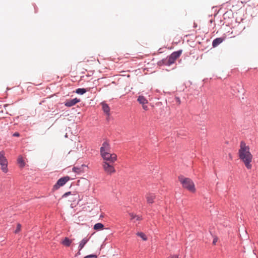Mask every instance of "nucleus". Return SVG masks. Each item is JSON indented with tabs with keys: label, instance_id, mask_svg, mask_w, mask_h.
Here are the masks:
<instances>
[{
	"label": "nucleus",
	"instance_id": "nucleus-5",
	"mask_svg": "<svg viewBox=\"0 0 258 258\" xmlns=\"http://www.w3.org/2000/svg\"><path fill=\"white\" fill-rule=\"evenodd\" d=\"M70 177L69 176H66L60 178L53 185V189H57L60 186L64 185L70 179Z\"/></svg>",
	"mask_w": 258,
	"mask_h": 258
},
{
	"label": "nucleus",
	"instance_id": "nucleus-15",
	"mask_svg": "<svg viewBox=\"0 0 258 258\" xmlns=\"http://www.w3.org/2000/svg\"><path fill=\"white\" fill-rule=\"evenodd\" d=\"M138 101L142 105L146 104L148 103L147 100L143 96H139Z\"/></svg>",
	"mask_w": 258,
	"mask_h": 258
},
{
	"label": "nucleus",
	"instance_id": "nucleus-18",
	"mask_svg": "<svg viewBox=\"0 0 258 258\" xmlns=\"http://www.w3.org/2000/svg\"><path fill=\"white\" fill-rule=\"evenodd\" d=\"M86 91H87L84 88H79L76 90V92L77 94L82 95V94H84L85 93H86Z\"/></svg>",
	"mask_w": 258,
	"mask_h": 258
},
{
	"label": "nucleus",
	"instance_id": "nucleus-2",
	"mask_svg": "<svg viewBox=\"0 0 258 258\" xmlns=\"http://www.w3.org/2000/svg\"><path fill=\"white\" fill-rule=\"evenodd\" d=\"M110 146L107 142H104L100 148V154L102 158L108 161H114L117 159L115 154H110L108 152Z\"/></svg>",
	"mask_w": 258,
	"mask_h": 258
},
{
	"label": "nucleus",
	"instance_id": "nucleus-23",
	"mask_svg": "<svg viewBox=\"0 0 258 258\" xmlns=\"http://www.w3.org/2000/svg\"><path fill=\"white\" fill-rule=\"evenodd\" d=\"M84 258H97V255L96 254H89L85 256Z\"/></svg>",
	"mask_w": 258,
	"mask_h": 258
},
{
	"label": "nucleus",
	"instance_id": "nucleus-7",
	"mask_svg": "<svg viewBox=\"0 0 258 258\" xmlns=\"http://www.w3.org/2000/svg\"><path fill=\"white\" fill-rule=\"evenodd\" d=\"M88 169V165L82 164L81 165L74 166L72 168V171L78 174H80L85 172Z\"/></svg>",
	"mask_w": 258,
	"mask_h": 258
},
{
	"label": "nucleus",
	"instance_id": "nucleus-8",
	"mask_svg": "<svg viewBox=\"0 0 258 258\" xmlns=\"http://www.w3.org/2000/svg\"><path fill=\"white\" fill-rule=\"evenodd\" d=\"M80 101V100L77 98L71 100H68L65 102V105L67 107H71L75 105Z\"/></svg>",
	"mask_w": 258,
	"mask_h": 258
},
{
	"label": "nucleus",
	"instance_id": "nucleus-17",
	"mask_svg": "<svg viewBox=\"0 0 258 258\" xmlns=\"http://www.w3.org/2000/svg\"><path fill=\"white\" fill-rule=\"evenodd\" d=\"M102 109L105 113L107 114H109L110 108L107 104L105 103L102 104Z\"/></svg>",
	"mask_w": 258,
	"mask_h": 258
},
{
	"label": "nucleus",
	"instance_id": "nucleus-4",
	"mask_svg": "<svg viewBox=\"0 0 258 258\" xmlns=\"http://www.w3.org/2000/svg\"><path fill=\"white\" fill-rule=\"evenodd\" d=\"M182 53V50H180L177 51H174L168 57L165 64L170 66L174 63L175 61L178 58Z\"/></svg>",
	"mask_w": 258,
	"mask_h": 258
},
{
	"label": "nucleus",
	"instance_id": "nucleus-6",
	"mask_svg": "<svg viewBox=\"0 0 258 258\" xmlns=\"http://www.w3.org/2000/svg\"><path fill=\"white\" fill-rule=\"evenodd\" d=\"M113 162H103V167L105 172L108 174H111L115 172Z\"/></svg>",
	"mask_w": 258,
	"mask_h": 258
},
{
	"label": "nucleus",
	"instance_id": "nucleus-3",
	"mask_svg": "<svg viewBox=\"0 0 258 258\" xmlns=\"http://www.w3.org/2000/svg\"><path fill=\"white\" fill-rule=\"evenodd\" d=\"M178 180L184 188L191 192L196 191L195 184L191 179L184 177L183 175H180L178 176Z\"/></svg>",
	"mask_w": 258,
	"mask_h": 258
},
{
	"label": "nucleus",
	"instance_id": "nucleus-29",
	"mask_svg": "<svg viewBox=\"0 0 258 258\" xmlns=\"http://www.w3.org/2000/svg\"><path fill=\"white\" fill-rule=\"evenodd\" d=\"M143 108L146 110L148 109V106L146 104L143 105Z\"/></svg>",
	"mask_w": 258,
	"mask_h": 258
},
{
	"label": "nucleus",
	"instance_id": "nucleus-1",
	"mask_svg": "<svg viewBox=\"0 0 258 258\" xmlns=\"http://www.w3.org/2000/svg\"><path fill=\"white\" fill-rule=\"evenodd\" d=\"M238 155L239 159L242 161H251L252 159V155L249 151V147L244 141L240 142Z\"/></svg>",
	"mask_w": 258,
	"mask_h": 258
},
{
	"label": "nucleus",
	"instance_id": "nucleus-22",
	"mask_svg": "<svg viewBox=\"0 0 258 258\" xmlns=\"http://www.w3.org/2000/svg\"><path fill=\"white\" fill-rule=\"evenodd\" d=\"M244 164H245V167L248 169H250L251 168V167H252V165L251 164V162H244Z\"/></svg>",
	"mask_w": 258,
	"mask_h": 258
},
{
	"label": "nucleus",
	"instance_id": "nucleus-30",
	"mask_svg": "<svg viewBox=\"0 0 258 258\" xmlns=\"http://www.w3.org/2000/svg\"><path fill=\"white\" fill-rule=\"evenodd\" d=\"M217 239L216 238H214V240H213V243L214 244H216V242H217Z\"/></svg>",
	"mask_w": 258,
	"mask_h": 258
},
{
	"label": "nucleus",
	"instance_id": "nucleus-26",
	"mask_svg": "<svg viewBox=\"0 0 258 258\" xmlns=\"http://www.w3.org/2000/svg\"><path fill=\"white\" fill-rule=\"evenodd\" d=\"M71 195V191H68V192H67L66 193H64L63 196H62V198H66L68 196Z\"/></svg>",
	"mask_w": 258,
	"mask_h": 258
},
{
	"label": "nucleus",
	"instance_id": "nucleus-16",
	"mask_svg": "<svg viewBox=\"0 0 258 258\" xmlns=\"http://www.w3.org/2000/svg\"><path fill=\"white\" fill-rule=\"evenodd\" d=\"M103 224L101 223H97L95 224L94 226V229L96 230H100L101 229H103Z\"/></svg>",
	"mask_w": 258,
	"mask_h": 258
},
{
	"label": "nucleus",
	"instance_id": "nucleus-10",
	"mask_svg": "<svg viewBox=\"0 0 258 258\" xmlns=\"http://www.w3.org/2000/svg\"><path fill=\"white\" fill-rule=\"evenodd\" d=\"M129 215L131 217V220L133 221L134 222H136L137 221H140L142 219V216L137 215L134 214L133 213H129Z\"/></svg>",
	"mask_w": 258,
	"mask_h": 258
},
{
	"label": "nucleus",
	"instance_id": "nucleus-24",
	"mask_svg": "<svg viewBox=\"0 0 258 258\" xmlns=\"http://www.w3.org/2000/svg\"><path fill=\"white\" fill-rule=\"evenodd\" d=\"M19 166L21 168H24L25 166L26 162H18Z\"/></svg>",
	"mask_w": 258,
	"mask_h": 258
},
{
	"label": "nucleus",
	"instance_id": "nucleus-14",
	"mask_svg": "<svg viewBox=\"0 0 258 258\" xmlns=\"http://www.w3.org/2000/svg\"><path fill=\"white\" fill-rule=\"evenodd\" d=\"M0 164L2 171L5 173H7L8 171V162H0Z\"/></svg>",
	"mask_w": 258,
	"mask_h": 258
},
{
	"label": "nucleus",
	"instance_id": "nucleus-19",
	"mask_svg": "<svg viewBox=\"0 0 258 258\" xmlns=\"http://www.w3.org/2000/svg\"><path fill=\"white\" fill-rule=\"evenodd\" d=\"M137 235L138 236H140L141 238H142L143 239V240H144L145 241L147 240V236H146V235L142 232H138L137 233Z\"/></svg>",
	"mask_w": 258,
	"mask_h": 258
},
{
	"label": "nucleus",
	"instance_id": "nucleus-31",
	"mask_svg": "<svg viewBox=\"0 0 258 258\" xmlns=\"http://www.w3.org/2000/svg\"><path fill=\"white\" fill-rule=\"evenodd\" d=\"M177 99L178 100V102H179V103H180V99L178 98H177Z\"/></svg>",
	"mask_w": 258,
	"mask_h": 258
},
{
	"label": "nucleus",
	"instance_id": "nucleus-9",
	"mask_svg": "<svg viewBox=\"0 0 258 258\" xmlns=\"http://www.w3.org/2000/svg\"><path fill=\"white\" fill-rule=\"evenodd\" d=\"M89 240V238H87V237H85L79 243V252H78V254H80V250H81L82 249V248L84 247V246L85 245V244L88 242Z\"/></svg>",
	"mask_w": 258,
	"mask_h": 258
},
{
	"label": "nucleus",
	"instance_id": "nucleus-28",
	"mask_svg": "<svg viewBox=\"0 0 258 258\" xmlns=\"http://www.w3.org/2000/svg\"><path fill=\"white\" fill-rule=\"evenodd\" d=\"M13 136L14 137H19L20 136V134L18 132H16L14 134H13Z\"/></svg>",
	"mask_w": 258,
	"mask_h": 258
},
{
	"label": "nucleus",
	"instance_id": "nucleus-27",
	"mask_svg": "<svg viewBox=\"0 0 258 258\" xmlns=\"http://www.w3.org/2000/svg\"><path fill=\"white\" fill-rule=\"evenodd\" d=\"M168 258H178V255L177 254H174V255L169 256Z\"/></svg>",
	"mask_w": 258,
	"mask_h": 258
},
{
	"label": "nucleus",
	"instance_id": "nucleus-32",
	"mask_svg": "<svg viewBox=\"0 0 258 258\" xmlns=\"http://www.w3.org/2000/svg\"><path fill=\"white\" fill-rule=\"evenodd\" d=\"M8 106V105H5V107Z\"/></svg>",
	"mask_w": 258,
	"mask_h": 258
},
{
	"label": "nucleus",
	"instance_id": "nucleus-20",
	"mask_svg": "<svg viewBox=\"0 0 258 258\" xmlns=\"http://www.w3.org/2000/svg\"><path fill=\"white\" fill-rule=\"evenodd\" d=\"M21 225L20 224L18 223L17 225L16 229L15 230V233H18V232H19L21 230Z\"/></svg>",
	"mask_w": 258,
	"mask_h": 258
},
{
	"label": "nucleus",
	"instance_id": "nucleus-12",
	"mask_svg": "<svg viewBox=\"0 0 258 258\" xmlns=\"http://www.w3.org/2000/svg\"><path fill=\"white\" fill-rule=\"evenodd\" d=\"M224 39V38L221 37L217 38L215 39L212 42L213 47H215L217 46L219 44H220L223 41Z\"/></svg>",
	"mask_w": 258,
	"mask_h": 258
},
{
	"label": "nucleus",
	"instance_id": "nucleus-13",
	"mask_svg": "<svg viewBox=\"0 0 258 258\" xmlns=\"http://www.w3.org/2000/svg\"><path fill=\"white\" fill-rule=\"evenodd\" d=\"M61 244L63 245L69 247L72 243V240L70 239L68 237H66L61 241Z\"/></svg>",
	"mask_w": 258,
	"mask_h": 258
},
{
	"label": "nucleus",
	"instance_id": "nucleus-25",
	"mask_svg": "<svg viewBox=\"0 0 258 258\" xmlns=\"http://www.w3.org/2000/svg\"><path fill=\"white\" fill-rule=\"evenodd\" d=\"M25 159L22 156H19L18 158L17 161H24Z\"/></svg>",
	"mask_w": 258,
	"mask_h": 258
},
{
	"label": "nucleus",
	"instance_id": "nucleus-21",
	"mask_svg": "<svg viewBox=\"0 0 258 258\" xmlns=\"http://www.w3.org/2000/svg\"><path fill=\"white\" fill-rule=\"evenodd\" d=\"M7 159L4 156V153L3 152H0V161H6Z\"/></svg>",
	"mask_w": 258,
	"mask_h": 258
},
{
	"label": "nucleus",
	"instance_id": "nucleus-11",
	"mask_svg": "<svg viewBox=\"0 0 258 258\" xmlns=\"http://www.w3.org/2000/svg\"><path fill=\"white\" fill-rule=\"evenodd\" d=\"M155 199V196L153 194H149L146 196L147 202L149 204H153Z\"/></svg>",
	"mask_w": 258,
	"mask_h": 258
}]
</instances>
